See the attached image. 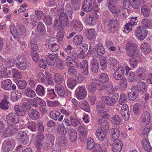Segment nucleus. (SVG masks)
Segmentation results:
<instances>
[{
  "instance_id": "61",
  "label": "nucleus",
  "mask_w": 152,
  "mask_h": 152,
  "mask_svg": "<svg viewBox=\"0 0 152 152\" xmlns=\"http://www.w3.org/2000/svg\"><path fill=\"white\" fill-rule=\"evenodd\" d=\"M12 72L13 77L20 79L22 78V75L21 72L17 69L14 68L12 69Z\"/></svg>"
},
{
  "instance_id": "12",
  "label": "nucleus",
  "mask_w": 152,
  "mask_h": 152,
  "mask_svg": "<svg viewBox=\"0 0 152 152\" xmlns=\"http://www.w3.org/2000/svg\"><path fill=\"white\" fill-rule=\"evenodd\" d=\"M44 140V136L42 132H38L36 136L35 145L37 151H39L42 147V142Z\"/></svg>"
},
{
  "instance_id": "49",
  "label": "nucleus",
  "mask_w": 152,
  "mask_h": 152,
  "mask_svg": "<svg viewBox=\"0 0 152 152\" xmlns=\"http://www.w3.org/2000/svg\"><path fill=\"white\" fill-rule=\"evenodd\" d=\"M83 41V37L80 35L75 36L73 40V43L75 45H79L81 44Z\"/></svg>"
},
{
  "instance_id": "1",
  "label": "nucleus",
  "mask_w": 152,
  "mask_h": 152,
  "mask_svg": "<svg viewBox=\"0 0 152 152\" xmlns=\"http://www.w3.org/2000/svg\"><path fill=\"white\" fill-rule=\"evenodd\" d=\"M98 81L97 79H93L91 84L88 85V90L89 93L93 94L95 93L96 90L102 91L105 88L104 84H100L97 83Z\"/></svg>"
},
{
  "instance_id": "19",
  "label": "nucleus",
  "mask_w": 152,
  "mask_h": 152,
  "mask_svg": "<svg viewBox=\"0 0 152 152\" xmlns=\"http://www.w3.org/2000/svg\"><path fill=\"white\" fill-rule=\"evenodd\" d=\"M17 131L18 129L15 125H10L4 131L3 135L5 137L12 136L14 135Z\"/></svg>"
},
{
  "instance_id": "6",
  "label": "nucleus",
  "mask_w": 152,
  "mask_h": 152,
  "mask_svg": "<svg viewBox=\"0 0 152 152\" xmlns=\"http://www.w3.org/2000/svg\"><path fill=\"white\" fill-rule=\"evenodd\" d=\"M15 142L14 139L12 138L6 139L2 143V149L5 152H8L14 149Z\"/></svg>"
},
{
  "instance_id": "2",
  "label": "nucleus",
  "mask_w": 152,
  "mask_h": 152,
  "mask_svg": "<svg viewBox=\"0 0 152 152\" xmlns=\"http://www.w3.org/2000/svg\"><path fill=\"white\" fill-rule=\"evenodd\" d=\"M126 50L127 54L130 57L134 56L139 58L141 53L137 48L136 44L128 43L126 45Z\"/></svg>"
},
{
  "instance_id": "60",
  "label": "nucleus",
  "mask_w": 152,
  "mask_h": 152,
  "mask_svg": "<svg viewBox=\"0 0 152 152\" xmlns=\"http://www.w3.org/2000/svg\"><path fill=\"white\" fill-rule=\"evenodd\" d=\"M64 11L66 12L65 14H67L68 16L72 18V15L73 14L72 8L71 5L69 4H67L65 7Z\"/></svg>"
},
{
  "instance_id": "55",
  "label": "nucleus",
  "mask_w": 152,
  "mask_h": 152,
  "mask_svg": "<svg viewBox=\"0 0 152 152\" xmlns=\"http://www.w3.org/2000/svg\"><path fill=\"white\" fill-rule=\"evenodd\" d=\"M18 88L20 89H24L26 86L27 84L26 81L23 80H18L16 83Z\"/></svg>"
},
{
  "instance_id": "10",
  "label": "nucleus",
  "mask_w": 152,
  "mask_h": 152,
  "mask_svg": "<svg viewBox=\"0 0 152 152\" xmlns=\"http://www.w3.org/2000/svg\"><path fill=\"white\" fill-rule=\"evenodd\" d=\"M148 34L147 30L142 26L139 27L135 31V35L139 40H143Z\"/></svg>"
},
{
  "instance_id": "23",
  "label": "nucleus",
  "mask_w": 152,
  "mask_h": 152,
  "mask_svg": "<svg viewBox=\"0 0 152 152\" xmlns=\"http://www.w3.org/2000/svg\"><path fill=\"white\" fill-rule=\"evenodd\" d=\"M141 123V125H147L151 121L150 115L149 113L147 111L143 113L140 118Z\"/></svg>"
},
{
  "instance_id": "54",
  "label": "nucleus",
  "mask_w": 152,
  "mask_h": 152,
  "mask_svg": "<svg viewBox=\"0 0 152 152\" xmlns=\"http://www.w3.org/2000/svg\"><path fill=\"white\" fill-rule=\"evenodd\" d=\"M63 77L60 74L57 73L54 74L53 80L56 83H61L63 81Z\"/></svg>"
},
{
  "instance_id": "8",
  "label": "nucleus",
  "mask_w": 152,
  "mask_h": 152,
  "mask_svg": "<svg viewBox=\"0 0 152 152\" xmlns=\"http://www.w3.org/2000/svg\"><path fill=\"white\" fill-rule=\"evenodd\" d=\"M48 47L52 52H55L57 51L59 48V46L57 43V39L56 37L50 38L46 40Z\"/></svg>"
},
{
  "instance_id": "7",
  "label": "nucleus",
  "mask_w": 152,
  "mask_h": 152,
  "mask_svg": "<svg viewBox=\"0 0 152 152\" xmlns=\"http://www.w3.org/2000/svg\"><path fill=\"white\" fill-rule=\"evenodd\" d=\"M45 75L42 72L38 73L37 76V78L39 82L42 83L46 86H48L51 82L50 80L51 76L48 72H45Z\"/></svg>"
},
{
  "instance_id": "33",
  "label": "nucleus",
  "mask_w": 152,
  "mask_h": 152,
  "mask_svg": "<svg viewBox=\"0 0 152 152\" xmlns=\"http://www.w3.org/2000/svg\"><path fill=\"white\" fill-rule=\"evenodd\" d=\"M140 91V92L144 93L147 89V86L146 83L142 81L138 82L136 85V86Z\"/></svg>"
},
{
  "instance_id": "25",
  "label": "nucleus",
  "mask_w": 152,
  "mask_h": 152,
  "mask_svg": "<svg viewBox=\"0 0 152 152\" xmlns=\"http://www.w3.org/2000/svg\"><path fill=\"white\" fill-rule=\"evenodd\" d=\"M110 137L112 140H118L120 136V132L117 128H112L110 130Z\"/></svg>"
},
{
  "instance_id": "11",
  "label": "nucleus",
  "mask_w": 152,
  "mask_h": 152,
  "mask_svg": "<svg viewBox=\"0 0 152 152\" xmlns=\"http://www.w3.org/2000/svg\"><path fill=\"white\" fill-rule=\"evenodd\" d=\"M76 95L79 100L83 99L86 96L87 92L84 86H79L76 89Z\"/></svg>"
},
{
  "instance_id": "37",
  "label": "nucleus",
  "mask_w": 152,
  "mask_h": 152,
  "mask_svg": "<svg viewBox=\"0 0 152 152\" xmlns=\"http://www.w3.org/2000/svg\"><path fill=\"white\" fill-rule=\"evenodd\" d=\"M141 49L144 54H147L151 51L149 45L146 42H143L141 44Z\"/></svg>"
},
{
  "instance_id": "42",
  "label": "nucleus",
  "mask_w": 152,
  "mask_h": 152,
  "mask_svg": "<svg viewBox=\"0 0 152 152\" xmlns=\"http://www.w3.org/2000/svg\"><path fill=\"white\" fill-rule=\"evenodd\" d=\"M95 49V51H96V53L99 56H102L105 53L104 48L102 45V44L96 45Z\"/></svg>"
},
{
  "instance_id": "4",
  "label": "nucleus",
  "mask_w": 152,
  "mask_h": 152,
  "mask_svg": "<svg viewBox=\"0 0 152 152\" xmlns=\"http://www.w3.org/2000/svg\"><path fill=\"white\" fill-rule=\"evenodd\" d=\"M119 95L117 93H115L112 96H104L101 97L102 101L106 104L113 106L118 100Z\"/></svg>"
},
{
  "instance_id": "57",
  "label": "nucleus",
  "mask_w": 152,
  "mask_h": 152,
  "mask_svg": "<svg viewBox=\"0 0 152 152\" xmlns=\"http://www.w3.org/2000/svg\"><path fill=\"white\" fill-rule=\"evenodd\" d=\"M43 20L47 25H51L53 22V18L52 16L48 15L43 16Z\"/></svg>"
},
{
  "instance_id": "48",
  "label": "nucleus",
  "mask_w": 152,
  "mask_h": 152,
  "mask_svg": "<svg viewBox=\"0 0 152 152\" xmlns=\"http://www.w3.org/2000/svg\"><path fill=\"white\" fill-rule=\"evenodd\" d=\"M37 31L40 34H44L46 31L45 25L41 21L39 22L37 25Z\"/></svg>"
},
{
  "instance_id": "35",
  "label": "nucleus",
  "mask_w": 152,
  "mask_h": 152,
  "mask_svg": "<svg viewBox=\"0 0 152 152\" xmlns=\"http://www.w3.org/2000/svg\"><path fill=\"white\" fill-rule=\"evenodd\" d=\"M55 91L56 93L58 96L61 97H64L65 94V92L64 88L62 85H56L55 86Z\"/></svg>"
},
{
  "instance_id": "50",
  "label": "nucleus",
  "mask_w": 152,
  "mask_h": 152,
  "mask_svg": "<svg viewBox=\"0 0 152 152\" xmlns=\"http://www.w3.org/2000/svg\"><path fill=\"white\" fill-rule=\"evenodd\" d=\"M11 100L12 102L16 101L21 97V94L18 91L12 92L11 93Z\"/></svg>"
},
{
  "instance_id": "64",
  "label": "nucleus",
  "mask_w": 152,
  "mask_h": 152,
  "mask_svg": "<svg viewBox=\"0 0 152 152\" xmlns=\"http://www.w3.org/2000/svg\"><path fill=\"white\" fill-rule=\"evenodd\" d=\"M85 20L86 22L88 24L94 25L96 23L95 20L91 15L86 16Z\"/></svg>"
},
{
  "instance_id": "28",
  "label": "nucleus",
  "mask_w": 152,
  "mask_h": 152,
  "mask_svg": "<svg viewBox=\"0 0 152 152\" xmlns=\"http://www.w3.org/2000/svg\"><path fill=\"white\" fill-rule=\"evenodd\" d=\"M150 9L148 6L146 4L142 5L141 12L144 17L146 18L149 17L150 15Z\"/></svg>"
},
{
  "instance_id": "41",
  "label": "nucleus",
  "mask_w": 152,
  "mask_h": 152,
  "mask_svg": "<svg viewBox=\"0 0 152 152\" xmlns=\"http://www.w3.org/2000/svg\"><path fill=\"white\" fill-rule=\"evenodd\" d=\"M24 93L26 96L30 98H34L36 95L35 91L29 87H27L25 89Z\"/></svg>"
},
{
  "instance_id": "3",
  "label": "nucleus",
  "mask_w": 152,
  "mask_h": 152,
  "mask_svg": "<svg viewBox=\"0 0 152 152\" xmlns=\"http://www.w3.org/2000/svg\"><path fill=\"white\" fill-rule=\"evenodd\" d=\"M68 22L67 16L64 12H61L59 16H56L54 20L55 26H66Z\"/></svg>"
},
{
  "instance_id": "15",
  "label": "nucleus",
  "mask_w": 152,
  "mask_h": 152,
  "mask_svg": "<svg viewBox=\"0 0 152 152\" xmlns=\"http://www.w3.org/2000/svg\"><path fill=\"white\" fill-rule=\"evenodd\" d=\"M108 25V29L109 31L114 33L118 30V23L117 19H112L109 20Z\"/></svg>"
},
{
  "instance_id": "18",
  "label": "nucleus",
  "mask_w": 152,
  "mask_h": 152,
  "mask_svg": "<svg viewBox=\"0 0 152 152\" xmlns=\"http://www.w3.org/2000/svg\"><path fill=\"white\" fill-rule=\"evenodd\" d=\"M113 141L111 146L112 151L113 152H120L123 146L122 142L120 140H116Z\"/></svg>"
},
{
  "instance_id": "63",
  "label": "nucleus",
  "mask_w": 152,
  "mask_h": 152,
  "mask_svg": "<svg viewBox=\"0 0 152 152\" xmlns=\"http://www.w3.org/2000/svg\"><path fill=\"white\" fill-rule=\"evenodd\" d=\"M61 114L59 112L57 111H52L50 112V117L53 120L56 121L59 117Z\"/></svg>"
},
{
  "instance_id": "32",
  "label": "nucleus",
  "mask_w": 152,
  "mask_h": 152,
  "mask_svg": "<svg viewBox=\"0 0 152 152\" xmlns=\"http://www.w3.org/2000/svg\"><path fill=\"white\" fill-rule=\"evenodd\" d=\"M107 131L98 129L96 132V136L99 140L103 141L106 138Z\"/></svg>"
},
{
  "instance_id": "38",
  "label": "nucleus",
  "mask_w": 152,
  "mask_h": 152,
  "mask_svg": "<svg viewBox=\"0 0 152 152\" xmlns=\"http://www.w3.org/2000/svg\"><path fill=\"white\" fill-rule=\"evenodd\" d=\"M120 80V81L119 82L118 87V90L123 91L127 87V80L125 78H123Z\"/></svg>"
},
{
  "instance_id": "27",
  "label": "nucleus",
  "mask_w": 152,
  "mask_h": 152,
  "mask_svg": "<svg viewBox=\"0 0 152 152\" xmlns=\"http://www.w3.org/2000/svg\"><path fill=\"white\" fill-rule=\"evenodd\" d=\"M98 79H97L98 80V83L100 84H104V83L107 82L109 80L108 76L106 73H102L99 74L98 76Z\"/></svg>"
},
{
  "instance_id": "45",
  "label": "nucleus",
  "mask_w": 152,
  "mask_h": 152,
  "mask_svg": "<svg viewBox=\"0 0 152 152\" xmlns=\"http://www.w3.org/2000/svg\"><path fill=\"white\" fill-rule=\"evenodd\" d=\"M105 88L104 89H106V92L107 94H113L114 93L115 89L113 87V85L111 83H108L107 86L104 84Z\"/></svg>"
},
{
  "instance_id": "26",
  "label": "nucleus",
  "mask_w": 152,
  "mask_h": 152,
  "mask_svg": "<svg viewBox=\"0 0 152 152\" xmlns=\"http://www.w3.org/2000/svg\"><path fill=\"white\" fill-rule=\"evenodd\" d=\"M110 10L112 12L115 17H118L122 9L120 6L109 5L108 7Z\"/></svg>"
},
{
  "instance_id": "30",
  "label": "nucleus",
  "mask_w": 152,
  "mask_h": 152,
  "mask_svg": "<svg viewBox=\"0 0 152 152\" xmlns=\"http://www.w3.org/2000/svg\"><path fill=\"white\" fill-rule=\"evenodd\" d=\"M80 66L82 73L85 75L88 74V64L86 61H84L80 63Z\"/></svg>"
},
{
  "instance_id": "46",
  "label": "nucleus",
  "mask_w": 152,
  "mask_h": 152,
  "mask_svg": "<svg viewBox=\"0 0 152 152\" xmlns=\"http://www.w3.org/2000/svg\"><path fill=\"white\" fill-rule=\"evenodd\" d=\"M110 120L113 124L119 125L121 121V118L119 115H115L111 117Z\"/></svg>"
},
{
  "instance_id": "52",
  "label": "nucleus",
  "mask_w": 152,
  "mask_h": 152,
  "mask_svg": "<svg viewBox=\"0 0 152 152\" xmlns=\"http://www.w3.org/2000/svg\"><path fill=\"white\" fill-rule=\"evenodd\" d=\"M142 25L145 28H149L152 27V23L151 21L147 18H143L141 22Z\"/></svg>"
},
{
  "instance_id": "20",
  "label": "nucleus",
  "mask_w": 152,
  "mask_h": 152,
  "mask_svg": "<svg viewBox=\"0 0 152 152\" xmlns=\"http://www.w3.org/2000/svg\"><path fill=\"white\" fill-rule=\"evenodd\" d=\"M83 11L86 12H91L93 9V3L92 0H84L82 6Z\"/></svg>"
},
{
  "instance_id": "53",
  "label": "nucleus",
  "mask_w": 152,
  "mask_h": 152,
  "mask_svg": "<svg viewBox=\"0 0 152 152\" xmlns=\"http://www.w3.org/2000/svg\"><path fill=\"white\" fill-rule=\"evenodd\" d=\"M87 149L88 150H91L93 149L96 145V144H95L93 140L91 137H89L87 140Z\"/></svg>"
},
{
  "instance_id": "59",
  "label": "nucleus",
  "mask_w": 152,
  "mask_h": 152,
  "mask_svg": "<svg viewBox=\"0 0 152 152\" xmlns=\"http://www.w3.org/2000/svg\"><path fill=\"white\" fill-rule=\"evenodd\" d=\"M47 93V96L51 99L54 98L57 96L56 94L55 93L53 89L48 88Z\"/></svg>"
},
{
  "instance_id": "21",
  "label": "nucleus",
  "mask_w": 152,
  "mask_h": 152,
  "mask_svg": "<svg viewBox=\"0 0 152 152\" xmlns=\"http://www.w3.org/2000/svg\"><path fill=\"white\" fill-rule=\"evenodd\" d=\"M124 70L122 67H118L113 74V77L116 80H119L122 79L124 75Z\"/></svg>"
},
{
  "instance_id": "44",
  "label": "nucleus",
  "mask_w": 152,
  "mask_h": 152,
  "mask_svg": "<svg viewBox=\"0 0 152 152\" xmlns=\"http://www.w3.org/2000/svg\"><path fill=\"white\" fill-rule=\"evenodd\" d=\"M31 108V106L29 103L27 102L23 103L21 106L22 112H23V116L26 114V112L28 111Z\"/></svg>"
},
{
  "instance_id": "24",
  "label": "nucleus",
  "mask_w": 152,
  "mask_h": 152,
  "mask_svg": "<svg viewBox=\"0 0 152 152\" xmlns=\"http://www.w3.org/2000/svg\"><path fill=\"white\" fill-rule=\"evenodd\" d=\"M58 58V55L57 54H49L47 57V63L50 66H52L54 64Z\"/></svg>"
},
{
  "instance_id": "36",
  "label": "nucleus",
  "mask_w": 152,
  "mask_h": 152,
  "mask_svg": "<svg viewBox=\"0 0 152 152\" xmlns=\"http://www.w3.org/2000/svg\"><path fill=\"white\" fill-rule=\"evenodd\" d=\"M142 144L144 149L148 152H150L152 150L148 140L147 139H144L142 141Z\"/></svg>"
},
{
  "instance_id": "56",
  "label": "nucleus",
  "mask_w": 152,
  "mask_h": 152,
  "mask_svg": "<svg viewBox=\"0 0 152 152\" xmlns=\"http://www.w3.org/2000/svg\"><path fill=\"white\" fill-rule=\"evenodd\" d=\"M131 2L130 4L133 8L137 9L140 7L141 0H129Z\"/></svg>"
},
{
  "instance_id": "39",
  "label": "nucleus",
  "mask_w": 152,
  "mask_h": 152,
  "mask_svg": "<svg viewBox=\"0 0 152 152\" xmlns=\"http://www.w3.org/2000/svg\"><path fill=\"white\" fill-rule=\"evenodd\" d=\"M91 70L94 72L98 71L99 68V63L97 60L93 59L91 61Z\"/></svg>"
},
{
  "instance_id": "29",
  "label": "nucleus",
  "mask_w": 152,
  "mask_h": 152,
  "mask_svg": "<svg viewBox=\"0 0 152 152\" xmlns=\"http://www.w3.org/2000/svg\"><path fill=\"white\" fill-rule=\"evenodd\" d=\"M28 115L30 118L33 120H36L40 117L39 112L37 110L34 109L30 110L28 112Z\"/></svg>"
},
{
  "instance_id": "9",
  "label": "nucleus",
  "mask_w": 152,
  "mask_h": 152,
  "mask_svg": "<svg viewBox=\"0 0 152 152\" xmlns=\"http://www.w3.org/2000/svg\"><path fill=\"white\" fill-rule=\"evenodd\" d=\"M19 115L15 113H11L7 117V122L8 124H15L18 123L20 121Z\"/></svg>"
},
{
  "instance_id": "22",
  "label": "nucleus",
  "mask_w": 152,
  "mask_h": 152,
  "mask_svg": "<svg viewBox=\"0 0 152 152\" xmlns=\"http://www.w3.org/2000/svg\"><path fill=\"white\" fill-rule=\"evenodd\" d=\"M97 120L98 123L100 126V128L99 129L107 132L109 129V126L107 120L100 118H98Z\"/></svg>"
},
{
  "instance_id": "43",
  "label": "nucleus",
  "mask_w": 152,
  "mask_h": 152,
  "mask_svg": "<svg viewBox=\"0 0 152 152\" xmlns=\"http://www.w3.org/2000/svg\"><path fill=\"white\" fill-rule=\"evenodd\" d=\"M66 83L68 87L72 90L76 85V81L72 77H69L67 79Z\"/></svg>"
},
{
  "instance_id": "5",
  "label": "nucleus",
  "mask_w": 152,
  "mask_h": 152,
  "mask_svg": "<svg viewBox=\"0 0 152 152\" xmlns=\"http://www.w3.org/2000/svg\"><path fill=\"white\" fill-rule=\"evenodd\" d=\"M15 62L17 67L20 70H25L29 64L27 60L20 55H18L17 57Z\"/></svg>"
},
{
  "instance_id": "17",
  "label": "nucleus",
  "mask_w": 152,
  "mask_h": 152,
  "mask_svg": "<svg viewBox=\"0 0 152 152\" xmlns=\"http://www.w3.org/2000/svg\"><path fill=\"white\" fill-rule=\"evenodd\" d=\"M136 73L137 81L142 80L146 78V71L145 69L143 67H138L136 71Z\"/></svg>"
},
{
  "instance_id": "47",
  "label": "nucleus",
  "mask_w": 152,
  "mask_h": 152,
  "mask_svg": "<svg viewBox=\"0 0 152 152\" xmlns=\"http://www.w3.org/2000/svg\"><path fill=\"white\" fill-rule=\"evenodd\" d=\"M36 91L37 94L39 96H45V88L42 85H38L36 88Z\"/></svg>"
},
{
  "instance_id": "40",
  "label": "nucleus",
  "mask_w": 152,
  "mask_h": 152,
  "mask_svg": "<svg viewBox=\"0 0 152 152\" xmlns=\"http://www.w3.org/2000/svg\"><path fill=\"white\" fill-rule=\"evenodd\" d=\"M69 135V138L72 142H74L77 140V133L74 129H70L68 132Z\"/></svg>"
},
{
  "instance_id": "16",
  "label": "nucleus",
  "mask_w": 152,
  "mask_h": 152,
  "mask_svg": "<svg viewBox=\"0 0 152 152\" xmlns=\"http://www.w3.org/2000/svg\"><path fill=\"white\" fill-rule=\"evenodd\" d=\"M17 138L18 142L24 145L27 144L29 141L28 137L25 131L20 132L18 134Z\"/></svg>"
},
{
  "instance_id": "34",
  "label": "nucleus",
  "mask_w": 152,
  "mask_h": 152,
  "mask_svg": "<svg viewBox=\"0 0 152 152\" xmlns=\"http://www.w3.org/2000/svg\"><path fill=\"white\" fill-rule=\"evenodd\" d=\"M96 33L93 28L88 29L86 32V36L88 38L91 40H94L96 38Z\"/></svg>"
},
{
  "instance_id": "31",
  "label": "nucleus",
  "mask_w": 152,
  "mask_h": 152,
  "mask_svg": "<svg viewBox=\"0 0 152 152\" xmlns=\"http://www.w3.org/2000/svg\"><path fill=\"white\" fill-rule=\"evenodd\" d=\"M12 82L10 79H7L1 82V87L5 90L9 91L11 90Z\"/></svg>"
},
{
  "instance_id": "58",
  "label": "nucleus",
  "mask_w": 152,
  "mask_h": 152,
  "mask_svg": "<svg viewBox=\"0 0 152 152\" xmlns=\"http://www.w3.org/2000/svg\"><path fill=\"white\" fill-rule=\"evenodd\" d=\"M100 66L102 70L105 69L107 67V60L106 58L102 56L100 58Z\"/></svg>"
},
{
  "instance_id": "14",
  "label": "nucleus",
  "mask_w": 152,
  "mask_h": 152,
  "mask_svg": "<svg viewBox=\"0 0 152 152\" xmlns=\"http://www.w3.org/2000/svg\"><path fill=\"white\" fill-rule=\"evenodd\" d=\"M137 17H132L129 19V22L124 26V32L128 33L132 30V26L137 24Z\"/></svg>"
},
{
  "instance_id": "62",
  "label": "nucleus",
  "mask_w": 152,
  "mask_h": 152,
  "mask_svg": "<svg viewBox=\"0 0 152 152\" xmlns=\"http://www.w3.org/2000/svg\"><path fill=\"white\" fill-rule=\"evenodd\" d=\"M79 105L81 109L85 111L88 112L90 111V108L87 102L84 101L80 102L79 103Z\"/></svg>"
},
{
  "instance_id": "51",
  "label": "nucleus",
  "mask_w": 152,
  "mask_h": 152,
  "mask_svg": "<svg viewBox=\"0 0 152 152\" xmlns=\"http://www.w3.org/2000/svg\"><path fill=\"white\" fill-rule=\"evenodd\" d=\"M10 30L11 34L15 39L18 40L20 39V34H17L15 27L14 26L11 25L10 28Z\"/></svg>"
},
{
  "instance_id": "13",
  "label": "nucleus",
  "mask_w": 152,
  "mask_h": 152,
  "mask_svg": "<svg viewBox=\"0 0 152 152\" xmlns=\"http://www.w3.org/2000/svg\"><path fill=\"white\" fill-rule=\"evenodd\" d=\"M83 25L81 21L78 19H74L71 21L70 27L74 31H80L83 29Z\"/></svg>"
}]
</instances>
